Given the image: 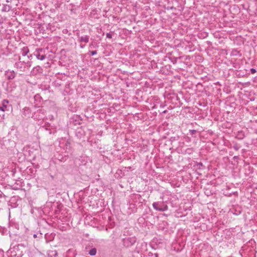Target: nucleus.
<instances>
[{
	"label": "nucleus",
	"instance_id": "1",
	"mask_svg": "<svg viewBox=\"0 0 257 257\" xmlns=\"http://www.w3.org/2000/svg\"><path fill=\"white\" fill-rule=\"evenodd\" d=\"M26 247V244L24 243H20L17 245L10 247L9 250L7 251L9 255H13L14 256H17L18 257L22 256L24 254V250Z\"/></svg>",
	"mask_w": 257,
	"mask_h": 257
},
{
	"label": "nucleus",
	"instance_id": "2",
	"mask_svg": "<svg viewBox=\"0 0 257 257\" xmlns=\"http://www.w3.org/2000/svg\"><path fill=\"white\" fill-rule=\"evenodd\" d=\"M32 62L31 61H21V57L19 56V61L15 63L14 67L20 72L27 73L29 71Z\"/></svg>",
	"mask_w": 257,
	"mask_h": 257
},
{
	"label": "nucleus",
	"instance_id": "3",
	"mask_svg": "<svg viewBox=\"0 0 257 257\" xmlns=\"http://www.w3.org/2000/svg\"><path fill=\"white\" fill-rule=\"evenodd\" d=\"M58 146L61 151L66 152V153H71V146L70 142L66 138H62L58 141Z\"/></svg>",
	"mask_w": 257,
	"mask_h": 257
},
{
	"label": "nucleus",
	"instance_id": "4",
	"mask_svg": "<svg viewBox=\"0 0 257 257\" xmlns=\"http://www.w3.org/2000/svg\"><path fill=\"white\" fill-rule=\"evenodd\" d=\"M35 119L44 120L46 118L45 111L44 108H40L35 111L32 116Z\"/></svg>",
	"mask_w": 257,
	"mask_h": 257
},
{
	"label": "nucleus",
	"instance_id": "5",
	"mask_svg": "<svg viewBox=\"0 0 257 257\" xmlns=\"http://www.w3.org/2000/svg\"><path fill=\"white\" fill-rule=\"evenodd\" d=\"M153 208L159 211H165L168 210V206L164 201L155 202L152 204Z\"/></svg>",
	"mask_w": 257,
	"mask_h": 257
},
{
	"label": "nucleus",
	"instance_id": "6",
	"mask_svg": "<svg viewBox=\"0 0 257 257\" xmlns=\"http://www.w3.org/2000/svg\"><path fill=\"white\" fill-rule=\"evenodd\" d=\"M70 153H66V152L59 151L57 152L55 155L56 160L59 161L60 162H65L69 157Z\"/></svg>",
	"mask_w": 257,
	"mask_h": 257
},
{
	"label": "nucleus",
	"instance_id": "7",
	"mask_svg": "<svg viewBox=\"0 0 257 257\" xmlns=\"http://www.w3.org/2000/svg\"><path fill=\"white\" fill-rule=\"evenodd\" d=\"M136 242V238L135 236L127 237L122 239L123 246L129 247L133 245Z\"/></svg>",
	"mask_w": 257,
	"mask_h": 257
},
{
	"label": "nucleus",
	"instance_id": "8",
	"mask_svg": "<svg viewBox=\"0 0 257 257\" xmlns=\"http://www.w3.org/2000/svg\"><path fill=\"white\" fill-rule=\"evenodd\" d=\"M42 49H37L34 52V55L36 57L38 60H43L46 58L45 55H41L40 52L42 51Z\"/></svg>",
	"mask_w": 257,
	"mask_h": 257
},
{
	"label": "nucleus",
	"instance_id": "9",
	"mask_svg": "<svg viewBox=\"0 0 257 257\" xmlns=\"http://www.w3.org/2000/svg\"><path fill=\"white\" fill-rule=\"evenodd\" d=\"M5 75L8 79L12 80V79H13L15 77L16 73L15 72V71L14 70H12V71L8 70V71H6Z\"/></svg>",
	"mask_w": 257,
	"mask_h": 257
},
{
	"label": "nucleus",
	"instance_id": "10",
	"mask_svg": "<svg viewBox=\"0 0 257 257\" xmlns=\"http://www.w3.org/2000/svg\"><path fill=\"white\" fill-rule=\"evenodd\" d=\"M42 72H43L42 68L39 66H37L33 68V69L31 71V73L32 75H36L38 74L42 73Z\"/></svg>",
	"mask_w": 257,
	"mask_h": 257
},
{
	"label": "nucleus",
	"instance_id": "11",
	"mask_svg": "<svg viewBox=\"0 0 257 257\" xmlns=\"http://www.w3.org/2000/svg\"><path fill=\"white\" fill-rule=\"evenodd\" d=\"M89 36L88 35L82 36L79 37L78 41L80 42H84L87 43L89 42Z\"/></svg>",
	"mask_w": 257,
	"mask_h": 257
},
{
	"label": "nucleus",
	"instance_id": "12",
	"mask_svg": "<svg viewBox=\"0 0 257 257\" xmlns=\"http://www.w3.org/2000/svg\"><path fill=\"white\" fill-rule=\"evenodd\" d=\"M9 103V101L7 99H4L3 101L2 105L0 106V110L5 111L7 110V104Z\"/></svg>",
	"mask_w": 257,
	"mask_h": 257
},
{
	"label": "nucleus",
	"instance_id": "13",
	"mask_svg": "<svg viewBox=\"0 0 257 257\" xmlns=\"http://www.w3.org/2000/svg\"><path fill=\"white\" fill-rule=\"evenodd\" d=\"M12 7L9 5H4L2 11L5 12H8L11 10Z\"/></svg>",
	"mask_w": 257,
	"mask_h": 257
},
{
	"label": "nucleus",
	"instance_id": "14",
	"mask_svg": "<svg viewBox=\"0 0 257 257\" xmlns=\"http://www.w3.org/2000/svg\"><path fill=\"white\" fill-rule=\"evenodd\" d=\"M29 52V50L28 48L27 47H24L22 49V51H21L22 55L23 56H25L28 54Z\"/></svg>",
	"mask_w": 257,
	"mask_h": 257
},
{
	"label": "nucleus",
	"instance_id": "15",
	"mask_svg": "<svg viewBox=\"0 0 257 257\" xmlns=\"http://www.w3.org/2000/svg\"><path fill=\"white\" fill-rule=\"evenodd\" d=\"M96 252H97V250H96V248L94 247V248H91L89 251L88 254L90 255L93 256L96 254Z\"/></svg>",
	"mask_w": 257,
	"mask_h": 257
},
{
	"label": "nucleus",
	"instance_id": "16",
	"mask_svg": "<svg viewBox=\"0 0 257 257\" xmlns=\"http://www.w3.org/2000/svg\"><path fill=\"white\" fill-rule=\"evenodd\" d=\"M7 232V229L6 228L0 226V233L2 234H5Z\"/></svg>",
	"mask_w": 257,
	"mask_h": 257
},
{
	"label": "nucleus",
	"instance_id": "17",
	"mask_svg": "<svg viewBox=\"0 0 257 257\" xmlns=\"http://www.w3.org/2000/svg\"><path fill=\"white\" fill-rule=\"evenodd\" d=\"M189 135L191 136L192 137H195L194 136L195 134H196L197 131L195 130H189Z\"/></svg>",
	"mask_w": 257,
	"mask_h": 257
},
{
	"label": "nucleus",
	"instance_id": "18",
	"mask_svg": "<svg viewBox=\"0 0 257 257\" xmlns=\"http://www.w3.org/2000/svg\"><path fill=\"white\" fill-rule=\"evenodd\" d=\"M33 237L36 238L37 237L38 238H42V234L41 233H36L33 234Z\"/></svg>",
	"mask_w": 257,
	"mask_h": 257
},
{
	"label": "nucleus",
	"instance_id": "19",
	"mask_svg": "<svg viewBox=\"0 0 257 257\" xmlns=\"http://www.w3.org/2000/svg\"><path fill=\"white\" fill-rule=\"evenodd\" d=\"M193 152L192 148H188L186 150L185 152L188 154H191Z\"/></svg>",
	"mask_w": 257,
	"mask_h": 257
},
{
	"label": "nucleus",
	"instance_id": "20",
	"mask_svg": "<svg viewBox=\"0 0 257 257\" xmlns=\"http://www.w3.org/2000/svg\"><path fill=\"white\" fill-rule=\"evenodd\" d=\"M233 148L235 150V151H238L239 149H240V146H239L237 144H235V145L233 146Z\"/></svg>",
	"mask_w": 257,
	"mask_h": 257
},
{
	"label": "nucleus",
	"instance_id": "21",
	"mask_svg": "<svg viewBox=\"0 0 257 257\" xmlns=\"http://www.w3.org/2000/svg\"><path fill=\"white\" fill-rule=\"evenodd\" d=\"M149 254H151L150 255L152 257H159V255L157 253L153 254V253L149 252Z\"/></svg>",
	"mask_w": 257,
	"mask_h": 257
},
{
	"label": "nucleus",
	"instance_id": "22",
	"mask_svg": "<svg viewBox=\"0 0 257 257\" xmlns=\"http://www.w3.org/2000/svg\"><path fill=\"white\" fill-rule=\"evenodd\" d=\"M106 37L109 39L112 38V34L110 33H106Z\"/></svg>",
	"mask_w": 257,
	"mask_h": 257
},
{
	"label": "nucleus",
	"instance_id": "23",
	"mask_svg": "<svg viewBox=\"0 0 257 257\" xmlns=\"http://www.w3.org/2000/svg\"><path fill=\"white\" fill-rule=\"evenodd\" d=\"M256 72V70L254 68H251L250 69V72L252 73V74H254L255 73V72Z\"/></svg>",
	"mask_w": 257,
	"mask_h": 257
},
{
	"label": "nucleus",
	"instance_id": "24",
	"mask_svg": "<svg viewBox=\"0 0 257 257\" xmlns=\"http://www.w3.org/2000/svg\"><path fill=\"white\" fill-rule=\"evenodd\" d=\"M90 53H91V55L92 56H93L97 54V51H91Z\"/></svg>",
	"mask_w": 257,
	"mask_h": 257
},
{
	"label": "nucleus",
	"instance_id": "25",
	"mask_svg": "<svg viewBox=\"0 0 257 257\" xmlns=\"http://www.w3.org/2000/svg\"><path fill=\"white\" fill-rule=\"evenodd\" d=\"M25 111H26V112H30V109L28 107H25L24 108Z\"/></svg>",
	"mask_w": 257,
	"mask_h": 257
},
{
	"label": "nucleus",
	"instance_id": "26",
	"mask_svg": "<svg viewBox=\"0 0 257 257\" xmlns=\"http://www.w3.org/2000/svg\"><path fill=\"white\" fill-rule=\"evenodd\" d=\"M51 204H52V203L50 202H48L47 203V206L50 207V206H51Z\"/></svg>",
	"mask_w": 257,
	"mask_h": 257
},
{
	"label": "nucleus",
	"instance_id": "27",
	"mask_svg": "<svg viewBox=\"0 0 257 257\" xmlns=\"http://www.w3.org/2000/svg\"><path fill=\"white\" fill-rule=\"evenodd\" d=\"M32 57V55H31L28 56V58L30 59H31Z\"/></svg>",
	"mask_w": 257,
	"mask_h": 257
},
{
	"label": "nucleus",
	"instance_id": "28",
	"mask_svg": "<svg viewBox=\"0 0 257 257\" xmlns=\"http://www.w3.org/2000/svg\"><path fill=\"white\" fill-rule=\"evenodd\" d=\"M167 112V110H165L163 111L162 113H166Z\"/></svg>",
	"mask_w": 257,
	"mask_h": 257
},
{
	"label": "nucleus",
	"instance_id": "29",
	"mask_svg": "<svg viewBox=\"0 0 257 257\" xmlns=\"http://www.w3.org/2000/svg\"><path fill=\"white\" fill-rule=\"evenodd\" d=\"M197 165L198 166H202V163H198V164Z\"/></svg>",
	"mask_w": 257,
	"mask_h": 257
},
{
	"label": "nucleus",
	"instance_id": "30",
	"mask_svg": "<svg viewBox=\"0 0 257 257\" xmlns=\"http://www.w3.org/2000/svg\"><path fill=\"white\" fill-rule=\"evenodd\" d=\"M234 51H235V52L239 53V52H238V51H237L236 50H235Z\"/></svg>",
	"mask_w": 257,
	"mask_h": 257
},
{
	"label": "nucleus",
	"instance_id": "31",
	"mask_svg": "<svg viewBox=\"0 0 257 257\" xmlns=\"http://www.w3.org/2000/svg\"><path fill=\"white\" fill-rule=\"evenodd\" d=\"M55 254L56 255H57V253L56 252H55Z\"/></svg>",
	"mask_w": 257,
	"mask_h": 257
},
{
	"label": "nucleus",
	"instance_id": "32",
	"mask_svg": "<svg viewBox=\"0 0 257 257\" xmlns=\"http://www.w3.org/2000/svg\"><path fill=\"white\" fill-rule=\"evenodd\" d=\"M236 52H234V54H233L234 55H235L236 54Z\"/></svg>",
	"mask_w": 257,
	"mask_h": 257
},
{
	"label": "nucleus",
	"instance_id": "33",
	"mask_svg": "<svg viewBox=\"0 0 257 257\" xmlns=\"http://www.w3.org/2000/svg\"><path fill=\"white\" fill-rule=\"evenodd\" d=\"M236 52H234V54H233L234 55H235L236 54Z\"/></svg>",
	"mask_w": 257,
	"mask_h": 257
}]
</instances>
